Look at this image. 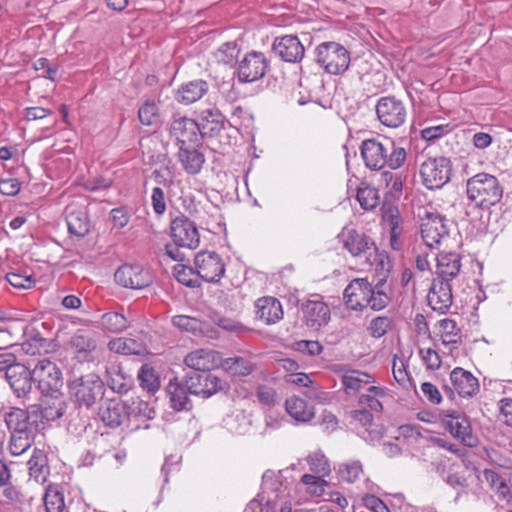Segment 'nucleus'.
<instances>
[{
  "label": "nucleus",
  "mask_w": 512,
  "mask_h": 512,
  "mask_svg": "<svg viewBox=\"0 0 512 512\" xmlns=\"http://www.w3.org/2000/svg\"><path fill=\"white\" fill-rule=\"evenodd\" d=\"M386 277L372 285L367 278H356L345 288L343 298L348 309L362 311L370 307L373 311L383 310L391 302V296L386 291Z\"/></svg>",
  "instance_id": "obj_1"
},
{
  "label": "nucleus",
  "mask_w": 512,
  "mask_h": 512,
  "mask_svg": "<svg viewBox=\"0 0 512 512\" xmlns=\"http://www.w3.org/2000/svg\"><path fill=\"white\" fill-rule=\"evenodd\" d=\"M359 149L366 168L371 171H381L385 167L396 170L407 156L404 148L396 147L393 142L384 144L377 138L363 140Z\"/></svg>",
  "instance_id": "obj_2"
},
{
  "label": "nucleus",
  "mask_w": 512,
  "mask_h": 512,
  "mask_svg": "<svg viewBox=\"0 0 512 512\" xmlns=\"http://www.w3.org/2000/svg\"><path fill=\"white\" fill-rule=\"evenodd\" d=\"M467 196L477 207L488 209L500 202L503 187L499 180L488 173H478L467 180Z\"/></svg>",
  "instance_id": "obj_3"
},
{
  "label": "nucleus",
  "mask_w": 512,
  "mask_h": 512,
  "mask_svg": "<svg viewBox=\"0 0 512 512\" xmlns=\"http://www.w3.org/2000/svg\"><path fill=\"white\" fill-rule=\"evenodd\" d=\"M69 390L72 399L79 408L95 409L104 400L105 385L101 378L94 373L83 375L71 381Z\"/></svg>",
  "instance_id": "obj_4"
},
{
  "label": "nucleus",
  "mask_w": 512,
  "mask_h": 512,
  "mask_svg": "<svg viewBox=\"0 0 512 512\" xmlns=\"http://www.w3.org/2000/svg\"><path fill=\"white\" fill-rule=\"evenodd\" d=\"M350 52L342 44L325 41L314 49L315 62L328 74L341 75L350 65Z\"/></svg>",
  "instance_id": "obj_5"
},
{
  "label": "nucleus",
  "mask_w": 512,
  "mask_h": 512,
  "mask_svg": "<svg viewBox=\"0 0 512 512\" xmlns=\"http://www.w3.org/2000/svg\"><path fill=\"white\" fill-rule=\"evenodd\" d=\"M185 384L191 395L208 399L215 394L227 391L229 384L227 381L219 377L214 371L208 372H186Z\"/></svg>",
  "instance_id": "obj_6"
},
{
  "label": "nucleus",
  "mask_w": 512,
  "mask_h": 512,
  "mask_svg": "<svg viewBox=\"0 0 512 512\" xmlns=\"http://www.w3.org/2000/svg\"><path fill=\"white\" fill-rule=\"evenodd\" d=\"M422 184L429 190L442 188L450 181L452 163L447 157L428 158L420 166Z\"/></svg>",
  "instance_id": "obj_7"
},
{
  "label": "nucleus",
  "mask_w": 512,
  "mask_h": 512,
  "mask_svg": "<svg viewBox=\"0 0 512 512\" xmlns=\"http://www.w3.org/2000/svg\"><path fill=\"white\" fill-rule=\"evenodd\" d=\"M32 371L33 384H36L41 396L61 393L62 372L55 363L44 358L38 361Z\"/></svg>",
  "instance_id": "obj_8"
},
{
  "label": "nucleus",
  "mask_w": 512,
  "mask_h": 512,
  "mask_svg": "<svg viewBox=\"0 0 512 512\" xmlns=\"http://www.w3.org/2000/svg\"><path fill=\"white\" fill-rule=\"evenodd\" d=\"M270 61L259 51L247 52L240 60L234 71L239 83H252L262 79L269 68Z\"/></svg>",
  "instance_id": "obj_9"
},
{
  "label": "nucleus",
  "mask_w": 512,
  "mask_h": 512,
  "mask_svg": "<svg viewBox=\"0 0 512 512\" xmlns=\"http://www.w3.org/2000/svg\"><path fill=\"white\" fill-rule=\"evenodd\" d=\"M421 237L429 248H437L441 240L449 236L448 220L437 212H428L421 217Z\"/></svg>",
  "instance_id": "obj_10"
},
{
  "label": "nucleus",
  "mask_w": 512,
  "mask_h": 512,
  "mask_svg": "<svg viewBox=\"0 0 512 512\" xmlns=\"http://www.w3.org/2000/svg\"><path fill=\"white\" fill-rule=\"evenodd\" d=\"M196 274L208 283H218L225 274V264L214 251H200L195 255Z\"/></svg>",
  "instance_id": "obj_11"
},
{
  "label": "nucleus",
  "mask_w": 512,
  "mask_h": 512,
  "mask_svg": "<svg viewBox=\"0 0 512 512\" xmlns=\"http://www.w3.org/2000/svg\"><path fill=\"white\" fill-rule=\"evenodd\" d=\"M375 110L380 123L389 128L400 127L407 117L404 103L394 96L379 98Z\"/></svg>",
  "instance_id": "obj_12"
},
{
  "label": "nucleus",
  "mask_w": 512,
  "mask_h": 512,
  "mask_svg": "<svg viewBox=\"0 0 512 512\" xmlns=\"http://www.w3.org/2000/svg\"><path fill=\"white\" fill-rule=\"evenodd\" d=\"M337 238L343 248L353 257L371 255V251H377L375 241L366 233L355 228L345 226Z\"/></svg>",
  "instance_id": "obj_13"
},
{
  "label": "nucleus",
  "mask_w": 512,
  "mask_h": 512,
  "mask_svg": "<svg viewBox=\"0 0 512 512\" xmlns=\"http://www.w3.org/2000/svg\"><path fill=\"white\" fill-rule=\"evenodd\" d=\"M442 426L454 438L468 446L474 447L477 444V438L472 433V427L469 418L458 411H446L442 413Z\"/></svg>",
  "instance_id": "obj_14"
},
{
  "label": "nucleus",
  "mask_w": 512,
  "mask_h": 512,
  "mask_svg": "<svg viewBox=\"0 0 512 512\" xmlns=\"http://www.w3.org/2000/svg\"><path fill=\"white\" fill-rule=\"evenodd\" d=\"M381 224L384 229L389 231L390 246L394 251L402 248L403 242L401 237L404 233L403 219L399 208L387 201H384L380 208Z\"/></svg>",
  "instance_id": "obj_15"
},
{
  "label": "nucleus",
  "mask_w": 512,
  "mask_h": 512,
  "mask_svg": "<svg viewBox=\"0 0 512 512\" xmlns=\"http://www.w3.org/2000/svg\"><path fill=\"white\" fill-rule=\"evenodd\" d=\"M171 237L178 247L196 249L200 236L195 223L187 216L181 215L171 221Z\"/></svg>",
  "instance_id": "obj_16"
},
{
  "label": "nucleus",
  "mask_w": 512,
  "mask_h": 512,
  "mask_svg": "<svg viewBox=\"0 0 512 512\" xmlns=\"http://www.w3.org/2000/svg\"><path fill=\"white\" fill-rule=\"evenodd\" d=\"M117 284L130 289H144L153 282L148 270L138 264H124L114 274Z\"/></svg>",
  "instance_id": "obj_17"
},
{
  "label": "nucleus",
  "mask_w": 512,
  "mask_h": 512,
  "mask_svg": "<svg viewBox=\"0 0 512 512\" xmlns=\"http://www.w3.org/2000/svg\"><path fill=\"white\" fill-rule=\"evenodd\" d=\"M170 135L176 139L177 147L203 144L196 119L188 117L174 119L170 125Z\"/></svg>",
  "instance_id": "obj_18"
},
{
  "label": "nucleus",
  "mask_w": 512,
  "mask_h": 512,
  "mask_svg": "<svg viewBox=\"0 0 512 512\" xmlns=\"http://www.w3.org/2000/svg\"><path fill=\"white\" fill-rule=\"evenodd\" d=\"M272 50L281 60L287 63H298L305 54V48L296 35L276 37Z\"/></svg>",
  "instance_id": "obj_19"
},
{
  "label": "nucleus",
  "mask_w": 512,
  "mask_h": 512,
  "mask_svg": "<svg viewBox=\"0 0 512 512\" xmlns=\"http://www.w3.org/2000/svg\"><path fill=\"white\" fill-rule=\"evenodd\" d=\"M304 324L313 330H319L330 320L329 306L322 300H306L301 304Z\"/></svg>",
  "instance_id": "obj_20"
},
{
  "label": "nucleus",
  "mask_w": 512,
  "mask_h": 512,
  "mask_svg": "<svg viewBox=\"0 0 512 512\" xmlns=\"http://www.w3.org/2000/svg\"><path fill=\"white\" fill-rule=\"evenodd\" d=\"M98 415L105 426L117 428L129 416V407L119 399L103 400L98 407Z\"/></svg>",
  "instance_id": "obj_21"
},
{
  "label": "nucleus",
  "mask_w": 512,
  "mask_h": 512,
  "mask_svg": "<svg viewBox=\"0 0 512 512\" xmlns=\"http://www.w3.org/2000/svg\"><path fill=\"white\" fill-rule=\"evenodd\" d=\"M189 372L214 371L220 364V353L211 349L199 348L189 352L184 358Z\"/></svg>",
  "instance_id": "obj_22"
},
{
  "label": "nucleus",
  "mask_w": 512,
  "mask_h": 512,
  "mask_svg": "<svg viewBox=\"0 0 512 512\" xmlns=\"http://www.w3.org/2000/svg\"><path fill=\"white\" fill-rule=\"evenodd\" d=\"M4 378L18 397L25 396L31 391L33 371L24 364L14 361L6 371Z\"/></svg>",
  "instance_id": "obj_23"
},
{
  "label": "nucleus",
  "mask_w": 512,
  "mask_h": 512,
  "mask_svg": "<svg viewBox=\"0 0 512 512\" xmlns=\"http://www.w3.org/2000/svg\"><path fill=\"white\" fill-rule=\"evenodd\" d=\"M427 300L429 306L441 314L446 313L453 302L452 286L447 280L434 279L429 289Z\"/></svg>",
  "instance_id": "obj_24"
},
{
  "label": "nucleus",
  "mask_w": 512,
  "mask_h": 512,
  "mask_svg": "<svg viewBox=\"0 0 512 512\" xmlns=\"http://www.w3.org/2000/svg\"><path fill=\"white\" fill-rule=\"evenodd\" d=\"M65 219L71 237L82 239L90 233L91 220L85 207L68 206Z\"/></svg>",
  "instance_id": "obj_25"
},
{
  "label": "nucleus",
  "mask_w": 512,
  "mask_h": 512,
  "mask_svg": "<svg viewBox=\"0 0 512 512\" xmlns=\"http://www.w3.org/2000/svg\"><path fill=\"white\" fill-rule=\"evenodd\" d=\"M201 138H213L220 134L225 127V116L216 108L202 110L196 118Z\"/></svg>",
  "instance_id": "obj_26"
},
{
  "label": "nucleus",
  "mask_w": 512,
  "mask_h": 512,
  "mask_svg": "<svg viewBox=\"0 0 512 512\" xmlns=\"http://www.w3.org/2000/svg\"><path fill=\"white\" fill-rule=\"evenodd\" d=\"M209 91V83L204 79H194L182 83L175 91V100L182 105H190L200 100Z\"/></svg>",
  "instance_id": "obj_27"
},
{
  "label": "nucleus",
  "mask_w": 512,
  "mask_h": 512,
  "mask_svg": "<svg viewBox=\"0 0 512 512\" xmlns=\"http://www.w3.org/2000/svg\"><path fill=\"white\" fill-rule=\"evenodd\" d=\"M106 382L108 387L116 393L125 394L133 386L132 374L120 363H111L106 367Z\"/></svg>",
  "instance_id": "obj_28"
},
{
  "label": "nucleus",
  "mask_w": 512,
  "mask_h": 512,
  "mask_svg": "<svg viewBox=\"0 0 512 512\" xmlns=\"http://www.w3.org/2000/svg\"><path fill=\"white\" fill-rule=\"evenodd\" d=\"M450 380L460 397H473L479 391L478 379L462 367L454 368L450 373Z\"/></svg>",
  "instance_id": "obj_29"
},
{
  "label": "nucleus",
  "mask_w": 512,
  "mask_h": 512,
  "mask_svg": "<svg viewBox=\"0 0 512 512\" xmlns=\"http://www.w3.org/2000/svg\"><path fill=\"white\" fill-rule=\"evenodd\" d=\"M166 391L169 395L170 405L175 411H189L192 409L193 404L189 397L191 393L185 384V376L182 380L177 377L170 379Z\"/></svg>",
  "instance_id": "obj_30"
},
{
  "label": "nucleus",
  "mask_w": 512,
  "mask_h": 512,
  "mask_svg": "<svg viewBox=\"0 0 512 512\" xmlns=\"http://www.w3.org/2000/svg\"><path fill=\"white\" fill-rule=\"evenodd\" d=\"M202 145L178 147L177 157L183 170L189 175L200 173L204 163L205 156L200 151Z\"/></svg>",
  "instance_id": "obj_31"
},
{
  "label": "nucleus",
  "mask_w": 512,
  "mask_h": 512,
  "mask_svg": "<svg viewBox=\"0 0 512 512\" xmlns=\"http://www.w3.org/2000/svg\"><path fill=\"white\" fill-rule=\"evenodd\" d=\"M256 316L267 325L279 322L284 315L281 302L272 296L259 298L256 303Z\"/></svg>",
  "instance_id": "obj_32"
},
{
  "label": "nucleus",
  "mask_w": 512,
  "mask_h": 512,
  "mask_svg": "<svg viewBox=\"0 0 512 512\" xmlns=\"http://www.w3.org/2000/svg\"><path fill=\"white\" fill-rule=\"evenodd\" d=\"M23 337L24 341L21 344V348L26 354L34 356L50 351L51 343L34 326H26Z\"/></svg>",
  "instance_id": "obj_33"
},
{
  "label": "nucleus",
  "mask_w": 512,
  "mask_h": 512,
  "mask_svg": "<svg viewBox=\"0 0 512 512\" xmlns=\"http://www.w3.org/2000/svg\"><path fill=\"white\" fill-rule=\"evenodd\" d=\"M70 347L81 360H90L97 347L93 333L86 330H77L69 340Z\"/></svg>",
  "instance_id": "obj_34"
},
{
  "label": "nucleus",
  "mask_w": 512,
  "mask_h": 512,
  "mask_svg": "<svg viewBox=\"0 0 512 512\" xmlns=\"http://www.w3.org/2000/svg\"><path fill=\"white\" fill-rule=\"evenodd\" d=\"M461 257L456 252L440 253L437 256V278L451 282L460 272Z\"/></svg>",
  "instance_id": "obj_35"
},
{
  "label": "nucleus",
  "mask_w": 512,
  "mask_h": 512,
  "mask_svg": "<svg viewBox=\"0 0 512 512\" xmlns=\"http://www.w3.org/2000/svg\"><path fill=\"white\" fill-rule=\"evenodd\" d=\"M66 410V403L62 394L45 395L41 398V417L46 421H55L63 416Z\"/></svg>",
  "instance_id": "obj_36"
},
{
  "label": "nucleus",
  "mask_w": 512,
  "mask_h": 512,
  "mask_svg": "<svg viewBox=\"0 0 512 512\" xmlns=\"http://www.w3.org/2000/svg\"><path fill=\"white\" fill-rule=\"evenodd\" d=\"M4 421L10 434L33 431L27 411L11 407L4 415Z\"/></svg>",
  "instance_id": "obj_37"
},
{
  "label": "nucleus",
  "mask_w": 512,
  "mask_h": 512,
  "mask_svg": "<svg viewBox=\"0 0 512 512\" xmlns=\"http://www.w3.org/2000/svg\"><path fill=\"white\" fill-rule=\"evenodd\" d=\"M228 374L237 377H245L250 375L254 369L255 364L248 357L234 356L221 360L220 364Z\"/></svg>",
  "instance_id": "obj_38"
},
{
  "label": "nucleus",
  "mask_w": 512,
  "mask_h": 512,
  "mask_svg": "<svg viewBox=\"0 0 512 512\" xmlns=\"http://www.w3.org/2000/svg\"><path fill=\"white\" fill-rule=\"evenodd\" d=\"M241 46L237 41H227L222 43L213 53L215 60L219 64L226 65L230 68L237 67L239 63V55Z\"/></svg>",
  "instance_id": "obj_39"
},
{
  "label": "nucleus",
  "mask_w": 512,
  "mask_h": 512,
  "mask_svg": "<svg viewBox=\"0 0 512 512\" xmlns=\"http://www.w3.org/2000/svg\"><path fill=\"white\" fill-rule=\"evenodd\" d=\"M286 412L298 422H308L313 416V410L308 403L299 397L293 396L285 401Z\"/></svg>",
  "instance_id": "obj_40"
},
{
  "label": "nucleus",
  "mask_w": 512,
  "mask_h": 512,
  "mask_svg": "<svg viewBox=\"0 0 512 512\" xmlns=\"http://www.w3.org/2000/svg\"><path fill=\"white\" fill-rule=\"evenodd\" d=\"M344 391L347 395H355L362 388L363 384L373 382V377L368 373L358 370H350L341 378Z\"/></svg>",
  "instance_id": "obj_41"
},
{
  "label": "nucleus",
  "mask_w": 512,
  "mask_h": 512,
  "mask_svg": "<svg viewBox=\"0 0 512 512\" xmlns=\"http://www.w3.org/2000/svg\"><path fill=\"white\" fill-rule=\"evenodd\" d=\"M29 474L37 482H45L46 475L48 474V459L45 452L41 449L35 448L33 454L28 461Z\"/></svg>",
  "instance_id": "obj_42"
},
{
  "label": "nucleus",
  "mask_w": 512,
  "mask_h": 512,
  "mask_svg": "<svg viewBox=\"0 0 512 512\" xmlns=\"http://www.w3.org/2000/svg\"><path fill=\"white\" fill-rule=\"evenodd\" d=\"M357 201L362 209L374 210L380 203L378 190L367 182H361L357 188Z\"/></svg>",
  "instance_id": "obj_43"
},
{
  "label": "nucleus",
  "mask_w": 512,
  "mask_h": 512,
  "mask_svg": "<svg viewBox=\"0 0 512 512\" xmlns=\"http://www.w3.org/2000/svg\"><path fill=\"white\" fill-rule=\"evenodd\" d=\"M140 387L150 394H154L160 388V377L153 366L148 363L143 364L138 373Z\"/></svg>",
  "instance_id": "obj_44"
},
{
  "label": "nucleus",
  "mask_w": 512,
  "mask_h": 512,
  "mask_svg": "<svg viewBox=\"0 0 512 512\" xmlns=\"http://www.w3.org/2000/svg\"><path fill=\"white\" fill-rule=\"evenodd\" d=\"M386 395V391L382 387L370 386L366 394L359 397V405L363 408H368L371 412L380 413L383 410L380 401Z\"/></svg>",
  "instance_id": "obj_45"
},
{
  "label": "nucleus",
  "mask_w": 512,
  "mask_h": 512,
  "mask_svg": "<svg viewBox=\"0 0 512 512\" xmlns=\"http://www.w3.org/2000/svg\"><path fill=\"white\" fill-rule=\"evenodd\" d=\"M34 441L33 431L10 434L9 451L13 456L25 453Z\"/></svg>",
  "instance_id": "obj_46"
},
{
  "label": "nucleus",
  "mask_w": 512,
  "mask_h": 512,
  "mask_svg": "<svg viewBox=\"0 0 512 512\" xmlns=\"http://www.w3.org/2000/svg\"><path fill=\"white\" fill-rule=\"evenodd\" d=\"M46 512H63L65 507L64 495L57 485H49L44 495Z\"/></svg>",
  "instance_id": "obj_47"
},
{
  "label": "nucleus",
  "mask_w": 512,
  "mask_h": 512,
  "mask_svg": "<svg viewBox=\"0 0 512 512\" xmlns=\"http://www.w3.org/2000/svg\"><path fill=\"white\" fill-rule=\"evenodd\" d=\"M441 332V339L443 344H461L460 328L455 320L450 318L442 319L438 322Z\"/></svg>",
  "instance_id": "obj_48"
},
{
  "label": "nucleus",
  "mask_w": 512,
  "mask_h": 512,
  "mask_svg": "<svg viewBox=\"0 0 512 512\" xmlns=\"http://www.w3.org/2000/svg\"><path fill=\"white\" fill-rule=\"evenodd\" d=\"M138 119L145 126H154L159 123V108L154 100L148 99L144 101L138 109Z\"/></svg>",
  "instance_id": "obj_49"
},
{
  "label": "nucleus",
  "mask_w": 512,
  "mask_h": 512,
  "mask_svg": "<svg viewBox=\"0 0 512 512\" xmlns=\"http://www.w3.org/2000/svg\"><path fill=\"white\" fill-rule=\"evenodd\" d=\"M101 326L111 333H121L128 327L126 317L118 312H107L101 317Z\"/></svg>",
  "instance_id": "obj_50"
},
{
  "label": "nucleus",
  "mask_w": 512,
  "mask_h": 512,
  "mask_svg": "<svg viewBox=\"0 0 512 512\" xmlns=\"http://www.w3.org/2000/svg\"><path fill=\"white\" fill-rule=\"evenodd\" d=\"M173 274L178 282L187 287L198 288L201 285L199 281L200 277L196 274V269L194 270L190 266L179 263L174 266Z\"/></svg>",
  "instance_id": "obj_51"
},
{
  "label": "nucleus",
  "mask_w": 512,
  "mask_h": 512,
  "mask_svg": "<svg viewBox=\"0 0 512 512\" xmlns=\"http://www.w3.org/2000/svg\"><path fill=\"white\" fill-rule=\"evenodd\" d=\"M483 474L486 481L490 484L491 489L499 496L506 499L511 495L510 488L506 481L497 472L491 469H485Z\"/></svg>",
  "instance_id": "obj_52"
},
{
  "label": "nucleus",
  "mask_w": 512,
  "mask_h": 512,
  "mask_svg": "<svg viewBox=\"0 0 512 512\" xmlns=\"http://www.w3.org/2000/svg\"><path fill=\"white\" fill-rule=\"evenodd\" d=\"M310 470L321 477H326L330 474V464L324 454L316 452L307 457Z\"/></svg>",
  "instance_id": "obj_53"
},
{
  "label": "nucleus",
  "mask_w": 512,
  "mask_h": 512,
  "mask_svg": "<svg viewBox=\"0 0 512 512\" xmlns=\"http://www.w3.org/2000/svg\"><path fill=\"white\" fill-rule=\"evenodd\" d=\"M392 321L387 316H377L371 320L369 332L373 338L379 339L391 329Z\"/></svg>",
  "instance_id": "obj_54"
},
{
  "label": "nucleus",
  "mask_w": 512,
  "mask_h": 512,
  "mask_svg": "<svg viewBox=\"0 0 512 512\" xmlns=\"http://www.w3.org/2000/svg\"><path fill=\"white\" fill-rule=\"evenodd\" d=\"M362 471L363 468L360 461H353L351 463L343 464L339 470L341 478L348 483L355 482L359 478Z\"/></svg>",
  "instance_id": "obj_55"
},
{
  "label": "nucleus",
  "mask_w": 512,
  "mask_h": 512,
  "mask_svg": "<svg viewBox=\"0 0 512 512\" xmlns=\"http://www.w3.org/2000/svg\"><path fill=\"white\" fill-rule=\"evenodd\" d=\"M256 395L262 405L272 407L278 403V396L275 389L268 385H259Z\"/></svg>",
  "instance_id": "obj_56"
},
{
  "label": "nucleus",
  "mask_w": 512,
  "mask_h": 512,
  "mask_svg": "<svg viewBox=\"0 0 512 512\" xmlns=\"http://www.w3.org/2000/svg\"><path fill=\"white\" fill-rule=\"evenodd\" d=\"M451 131L449 124H440L435 126H429L421 131V136L428 142H434L435 140L447 135Z\"/></svg>",
  "instance_id": "obj_57"
},
{
  "label": "nucleus",
  "mask_w": 512,
  "mask_h": 512,
  "mask_svg": "<svg viewBox=\"0 0 512 512\" xmlns=\"http://www.w3.org/2000/svg\"><path fill=\"white\" fill-rule=\"evenodd\" d=\"M130 217L126 207H116L110 211V220L114 229L124 228L129 223Z\"/></svg>",
  "instance_id": "obj_58"
},
{
  "label": "nucleus",
  "mask_w": 512,
  "mask_h": 512,
  "mask_svg": "<svg viewBox=\"0 0 512 512\" xmlns=\"http://www.w3.org/2000/svg\"><path fill=\"white\" fill-rule=\"evenodd\" d=\"M6 280L10 285L18 289H29L35 284V280L31 275H22L15 272L7 273Z\"/></svg>",
  "instance_id": "obj_59"
},
{
  "label": "nucleus",
  "mask_w": 512,
  "mask_h": 512,
  "mask_svg": "<svg viewBox=\"0 0 512 512\" xmlns=\"http://www.w3.org/2000/svg\"><path fill=\"white\" fill-rule=\"evenodd\" d=\"M419 354L427 369L438 370L441 367L442 361L439 354L432 348H420Z\"/></svg>",
  "instance_id": "obj_60"
},
{
  "label": "nucleus",
  "mask_w": 512,
  "mask_h": 512,
  "mask_svg": "<svg viewBox=\"0 0 512 512\" xmlns=\"http://www.w3.org/2000/svg\"><path fill=\"white\" fill-rule=\"evenodd\" d=\"M151 204L156 215L161 216L166 211L165 193L161 187H154L151 194Z\"/></svg>",
  "instance_id": "obj_61"
},
{
  "label": "nucleus",
  "mask_w": 512,
  "mask_h": 512,
  "mask_svg": "<svg viewBox=\"0 0 512 512\" xmlns=\"http://www.w3.org/2000/svg\"><path fill=\"white\" fill-rule=\"evenodd\" d=\"M172 323L180 330L187 332H195L199 326V321L196 318L186 315L174 316L172 318Z\"/></svg>",
  "instance_id": "obj_62"
},
{
  "label": "nucleus",
  "mask_w": 512,
  "mask_h": 512,
  "mask_svg": "<svg viewBox=\"0 0 512 512\" xmlns=\"http://www.w3.org/2000/svg\"><path fill=\"white\" fill-rule=\"evenodd\" d=\"M297 350L309 356L320 355L323 351V346L320 342L314 340H301L296 343Z\"/></svg>",
  "instance_id": "obj_63"
},
{
  "label": "nucleus",
  "mask_w": 512,
  "mask_h": 512,
  "mask_svg": "<svg viewBox=\"0 0 512 512\" xmlns=\"http://www.w3.org/2000/svg\"><path fill=\"white\" fill-rule=\"evenodd\" d=\"M301 482L307 486L312 487L311 492L315 494H321L324 491V487L327 485V481L319 475L304 474L301 478Z\"/></svg>",
  "instance_id": "obj_64"
}]
</instances>
